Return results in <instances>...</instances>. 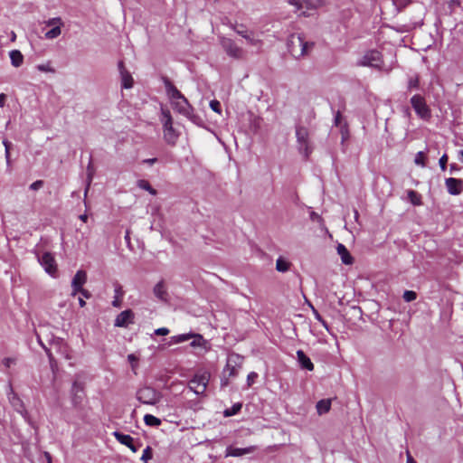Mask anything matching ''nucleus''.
Masks as SVG:
<instances>
[{
    "label": "nucleus",
    "mask_w": 463,
    "mask_h": 463,
    "mask_svg": "<svg viewBox=\"0 0 463 463\" xmlns=\"http://www.w3.org/2000/svg\"><path fill=\"white\" fill-rule=\"evenodd\" d=\"M416 298H417V294L414 291L406 290L403 293V299L406 302H411V301L415 300Z\"/></svg>",
    "instance_id": "58836bf2"
},
{
    "label": "nucleus",
    "mask_w": 463,
    "mask_h": 463,
    "mask_svg": "<svg viewBox=\"0 0 463 463\" xmlns=\"http://www.w3.org/2000/svg\"><path fill=\"white\" fill-rule=\"evenodd\" d=\"M383 63L382 54L376 50L366 52L357 61L359 66L380 69Z\"/></svg>",
    "instance_id": "7ed1b4c3"
},
{
    "label": "nucleus",
    "mask_w": 463,
    "mask_h": 463,
    "mask_svg": "<svg viewBox=\"0 0 463 463\" xmlns=\"http://www.w3.org/2000/svg\"><path fill=\"white\" fill-rule=\"evenodd\" d=\"M137 186L140 189L147 191L152 195L156 194V191L150 185V184L146 180H144V179L138 180Z\"/></svg>",
    "instance_id": "f704fd0d"
},
{
    "label": "nucleus",
    "mask_w": 463,
    "mask_h": 463,
    "mask_svg": "<svg viewBox=\"0 0 463 463\" xmlns=\"http://www.w3.org/2000/svg\"><path fill=\"white\" fill-rule=\"evenodd\" d=\"M64 23L61 17H52L45 21L47 27L53 28L55 26H63Z\"/></svg>",
    "instance_id": "c9c22d12"
},
{
    "label": "nucleus",
    "mask_w": 463,
    "mask_h": 463,
    "mask_svg": "<svg viewBox=\"0 0 463 463\" xmlns=\"http://www.w3.org/2000/svg\"><path fill=\"white\" fill-rule=\"evenodd\" d=\"M241 408V404L238 403V404H234L232 408V411H225V415L226 416H232V415H234L236 414Z\"/></svg>",
    "instance_id": "c03bdc74"
},
{
    "label": "nucleus",
    "mask_w": 463,
    "mask_h": 463,
    "mask_svg": "<svg viewBox=\"0 0 463 463\" xmlns=\"http://www.w3.org/2000/svg\"><path fill=\"white\" fill-rule=\"evenodd\" d=\"M3 145L5 146V158H6V161H7V164L10 163V142H8L6 139L3 140Z\"/></svg>",
    "instance_id": "79ce46f5"
},
{
    "label": "nucleus",
    "mask_w": 463,
    "mask_h": 463,
    "mask_svg": "<svg viewBox=\"0 0 463 463\" xmlns=\"http://www.w3.org/2000/svg\"><path fill=\"white\" fill-rule=\"evenodd\" d=\"M296 42H298V46H301L300 52H298V59L309 54L313 50L314 43L306 41L302 35L301 38H298Z\"/></svg>",
    "instance_id": "a211bd4d"
},
{
    "label": "nucleus",
    "mask_w": 463,
    "mask_h": 463,
    "mask_svg": "<svg viewBox=\"0 0 463 463\" xmlns=\"http://www.w3.org/2000/svg\"><path fill=\"white\" fill-rule=\"evenodd\" d=\"M419 86V80L418 78H411L408 81V88L410 90L417 89Z\"/></svg>",
    "instance_id": "a18cd8bd"
},
{
    "label": "nucleus",
    "mask_w": 463,
    "mask_h": 463,
    "mask_svg": "<svg viewBox=\"0 0 463 463\" xmlns=\"http://www.w3.org/2000/svg\"><path fill=\"white\" fill-rule=\"evenodd\" d=\"M156 161H157V159L156 157H154V158H147V159H144L143 160V164L153 165Z\"/></svg>",
    "instance_id": "4d7b16f0"
},
{
    "label": "nucleus",
    "mask_w": 463,
    "mask_h": 463,
    "mask_svg": "<svg viewBox=\"0 0 463 463\" xmlns=\"http://www.w3.org/2000/svg\"><path fill=\"white\" fill-rule=\"evenodd\" d=\"M161 122L164 128V137L168 144H175L178 135L173 128V119L168 109H162Z\"/></svg>",
    "instance_id": "f257e3e1"
},
{
    "label": "nucleus",
    "mask_w": 463,
    "mask_h": 463,
    "mask_svg": "<svg viewBox=\"0 0 463 463\" xmlns=\"http://www.w3.org/2000/svg\"><path fill=\"white\" fill-rule=\"evenodd\" d=\"M128 360L131 364L132 369H135L137 365V357L135 354H130L128 355Z\"/></svg>",
    "instance_id": "49530a36"
},
{
    "label": "nucleus",
    "mask_w": 463,
    "mask_h": 463,
    "mask_svg": "<svg viewBox=\"0 0 463 463\" xmlns=\"http://www.w3.org/2000/svg\"><path fill=\"white\" fill-rule=\"evenodd\" d=\"M52 347L55 348V350L61 354L65 359H71V355L69 353V347L67 344L63 341V339L57 338L53 339L52 342Z\"/></svg>",
    "instance_id": "f3484780"
},
{
    "label": "nucleus",
    "mask_w": 463,
    "mask_h": 463,
    "mask_svg": "<svg viewBox=\"0 0 463 463\" xmlns=\"http://www.w3.org/2000/svg\"><path fill=\"white\" fill-rule=\"evenodd\" d=\"M8 399L13 408L19 412L26 420H28V412L24 409V403L19 396L11 389L8 393Z\"/></svg>",
    "instance_id": "ddd939ff"
},
{
    "label": "nucleus",
    "mask_w": 463,
    "mask_h": 463,
    "mask_svg": "<svg viewBox=\"0 0 463 463\" xmlns=\"http://www.w3.org/2000/svg\"><path fill=\"white\" fill-rule=\"evenodd\" d=\"M210 108L216 113H221V103L216 100V99H213V100H211L210 101Z\"/></svg>",
    "instance_id": "ea45409f"
},
{
    "label": "nucleus",
    "mask_w": 463,
    "mask_h": 463,
    "mask_svg": "<svg viewBox=\"0 0 463 463\" xmlns=\"http://www.w3.org/2000/svg\"><path fill=\"white\" fill-rule=\"evenodd\" d=\"M289 5L295 6L303 15L306 11L317 10L326 5V0H288Z\"/></svg>",
    "instance_id": "423d86ee"
},
{
    "label": "nucleus",
    "mask_w": 463,
    "mask_h": 463,
    "mask_svg": "<svg viewBox=\"0 0 463 463\" xmlns=\"http://www.w3.org/2000/svg\"><path fill=\"white\" fill-rule=\"evenodd\" d=\"M459 159L463 162V150L458 152Z\"/></svg>",
    "instance_id": "774afa93"
},
{
    "label": "nucleus",
    "mask_w": 463,
    "mask_h": 463,
    "mask_svg": "<svg viewBox=\"0 0 463 463\" xmlns=\"http://www.w3.org/2000/svg\"><path fill=\"white\" fill-rule=\"evenodd\" d=\"M209 380V373H198L190 380L188 387L197 395L203 394L207 388Z\"/></svg>",
    "instance_id": "f03ea898"
},
{
    "label": "nucleus",
    "mask_w": 463,
    "mask_h": 463,
    "mask_svg": "<svg viewBox=\"0 0 463 463\" xmlns=\"http://www.w3.org/2000/svg\"><path fill=\"white\" fill-rule=\"evenodd\" d=\"M234 31L236 32V33H238L239 35H241L243 38H244V35H248L250 33V31L244 29L242 26L235 27Z\"/></svg>",
    "instance_id": "de8ad7c7"
},
{
    "label": "nucleus",
    "mask_w": 463,
    "mask_h": 463,
    "mask_svg": "<svg viewBox=\"0 0 463 463\" xmlns=\"http://www.w3.org/2000/svg\"><path fill=\"white\" fill-rule=\"evenodd\" d=\"M244 39L247 43L254 47L257 51H260L262 47L261 39L253 32H250L248 35H244Z\"/></svg>",
    "instance_id": "393cba45"
},
{
    "label": "nucleus",
    "mask_w": 463,
    "mask_h": 463,
    "mask_svg": "<svg viewBox=\"0 0 463 463\" xmlns=\"http://www.w3.org/2000/svg\"><path fill=\"white\" fill-rule=\"evenodd\" d=\"M134 320V314L130 309L124 310L118 314L115 319V326L127 327L129 324H132Z\"/></svg>",
    "instance_id": "2eb2a0df"
},
{
    "label": "nucleus",
    "mask_w": 463,
    "mask_h": 463,
    "mask_svg": "<svg viewBox=\"0 0 463 463\" xmlns=\"http://www.w3.org/2000/svg\"><path fill=\"white\" fill-rule=\"evenodd\" d=\"M43 457L46 459V463H52V456L49 452H44Z\"/></svg>",
    "instance_id": "052dcab7"
},
{
    "label": "nucleus",
    "mask_w": 463,
    "mask_h": 463,
    "mask_svg": "<svg viewBox=\"0 0 463 463\" xmlns=\"http://www.w3.org/2000/svg\"><path fill=\"white\" fill-rule=\"evenodd\" d=\"M425 158H426L425 153L423 151H420L415 156L414 163L417 165H420L421 167H425L426 166Z\"/></svg>",
    "instance_id": "e433bc0d"
},
{
    "label": "nucleus",
    "mask_w": 463,
    "mask_h": 463,
    "mask_svg": "<svg viewBox=\"0 0 463 463\" xmlns=\"http://www.w3.org/2000/svg\"><path fill=\"white\" fill-rule=\"evenodd\" d=\"M458 170V167L457 164L453 163V164L449 165V172H450V174H453V173H455Z\"/></svg>",
    "instance_id": "13d9d810"
},
{
    "label": "nucleus",
    "mask_w": 463,
    "mask_h": 463,
    "mask_svg": "<svg viewBox=\"0 0 463 463\" xmlns=\"http://www.w3.org/2000/svg\"><path fill=\"white\" fill-rule=\"evenodd\" d=\"M296 137L298 143L299 152L305 156H308L311 153V148L308 144V132L306 128L298 127L296 129Z\"/></svg>",
    "instance_id": "9b49d317"
},
{
    "label": "nucleus",
    "mask_w": 463,
    "mask_h": 463,
    "mask_svg": "<svg viewBox=\"0 0 463 463\" xmlns=\"http://www.w3.org/2000/svg\"><path fill=\"white\" fill-rule=\"evenodd\" d=\"M79 304L81 307H83L86 305V302L82 298H79Z\"/></svg>",
    "instance_id": "69168bd1"
},
{
    "label": "nucleus",
    "mask_w": 463,
    "mask_h": 463,
    "mask_svg": "<svg viewBox=\"0 0 463 463\" xmlns=\"http://www.w3.org/2000/svg\"><path fill=\"white\" fill-rule=\"evenodd\" d=\"M255 446H250L247 448H235L232 446H229L226 448L225 457H241L243 455L252 453L253 451H255Z\"/></svg>",
    "instance_id": "dca6fc26"
},
{
    "label": "nucleus",
    "mask_w": 463,
    "mask_h": 463,
    "mask_svg": "<svg viewBox=\"0 0 463 463\" xmlns=\"http://www.w3.org/2000/svg\"><path fill=\"white\" fill-rule=\"evenodd\" d=\"M61 27L62 26H55L53 28H51L44 33V37L48 40L56 39L61 34Z\"/></svg>",
    "instance_id": "473e14b6"
},
{
    "label": "nucleus",
    "mask_w": 463,
    "mask_h": 463,
    "mask_svg": "<svg viewBox=\"0 0 463 463\" xmlns=\"http://www.w3.org/2000/svg\"><path fill=\"white\" fill-rule=\"evenodd\" d=\"M173 109L176 110L178 113L186 117L193 122H196V117L193 113V108L186 99L184 96L180 98V99H176L171 103Z\"/></svg>",
    "instance_id": "6e6552de"
},
{
    "label": "nucleus",
    "mask_w": 463,
    "mask_h": 463,
    "mask_svg": "<svg viewBox=\"0 0 463 463\" xmlns=\"http://www.w3.org/2000/svg\"><path fill=\"white\" fill-rule=\"evenodd\" d=\"M152 458V453H151V449L149 447H146L144 450H143V454H142V457H141V460L143 461H147L148 459H150Z\"/></svg>",
    "instance_id": "a19ab883"
},
{
    "label": "nucleus",
    "mask_w": 463,
    "mask_h": 463,
    "mask_svg": "<svg viewBox=\"0 0 463 463\" xmlns=\"http://www.w3.org/2000/svg\"><path fill=\"white\" fill-rule=\"evenodd\" d=\"M122 87L130 89L133 86V78L129 72L124 70L122 62H119Z\"/></svg>",
    "instance_id": "b1692460"
},
{
    "label": "nucleus",
    "mask_w": 463,
    "mask_h": 463,
    "mask_svg": "<svg viewBox=\"0 0 463 463\" xmlns=\"http://www.w3.org/2000/svg\"><path fill=\"white\" fill-rule=\"evenodd\" d=\"M406 463H417L409 451L406 452Z\"/></svg>",
    "instance_id": "6e6d98bb"
},
{
    "label": "nucleus",
    "mask_w": 463,
    "mask_h": 463,
    "mask_svg": "<svg viewBox=\"0 0 463 463\" xmlns=\"http://www.w3.org/2000/svg\"><path fill=\"white\" fill-rule=\"evenodd\" d=\"M153 292L159 300L164 302L168 300V293L164 281L156 283L154 287Z\"/></svg>",
    "instance_id": "412c9836"
},
{
    "label": "nucleus",
    "mask_w": 463,
    "mask_h": 463,
    "mask_svg": "<svg viewBox=\"0 0 463 463\" xmlns=\"http://www.w3.org/2000/svg\"><path fill=\"white\" fill-rule=\"evenodd\" d=\"M411 104L419 118L425 120L430 118V109L422 96L413 95L411 98Z\"/></svg>",
    "instance_id": "20e7f679"
},
{
    "label": "nucleus",
    "mask_w": 463,
    "mask_h": 463,
    "mask_svg": "<svg viewBox=\"0 0 463 463\" xmlns=\"http://www.w3.org/2000/svg\"><path fill=\"white\" fill-rule=\"evenodd\" d=\"M290 263L284 259L283 257H279L276 261V269L279 272H286L289 269Z\"/></svg>",
    "instance_id": "7c9ffc66"
},
{
    "label": "nucleus",
    "mask_w": 463,
    "mask_h": 463,
    "mask_svg": "<svg viewBox=\"0 0 463 463\" xmlns=\"http://www.w3.org/2000/svg\"><path fill=\"white\" fill-rule=\"evenodd\" d=\"M313 313L317 321L321 322L323 320L322 317L319 315V313L317 310L313 309Z\"/></svg>",
    "instance_id": "680f3d73"
},
{
    "label": "nucleus",
    "mask_w": 463,
    "mask_h": 463,
    "mask_svg": "<svg viewBox=\"0 0 463 463\" xmlns=\"http://www.w3.org/2000/svg\"><path fill=\"white\" fill-rule=\"evenodd\" d=\"M43 182L42 180H37L30 185V189L38 190L43 186Z\"/></svg>",
    "instance_id": "3c124183"
},
{
    "label": "nucleus",
    "mask_w": 463,
    "mask_h": 463,
    "mask_svg": "<svg viewBox=\"0 0 463 463\" xmlns=\"http://www.w3.org/2000/svg\"><path fill=\"white\" fill-rule=\"evenodd\" d=\"M165 86L170 103L176 99H180V98L184 96L169 80H165Z\"/></svg>",
    "instance_id": "6ab92c4d"
},
{
    "label": "nucleus",
    "mask_w": 463,
    "mask_h": 463,
    "mask_svg": "<svg viewBox=\"0 0 463 463\" xmlns=\"http://www.w3.org/2000/svg\"><path fill=\"white\" fill-rule=\"evenodd\" d=\"M221 45L228 56L234 59L243 58L245 52L233 40L226 37L221 39Z\"/></svg>",
    "instance_id": "0eeeda50"
},
{
    "label": "nucleus",
    "mask_w": 463,
    "mask_h": 463,
    "mask_svg": "<svg viewBox=\"0 0 463 463\" xmlns=\"http://www.w3.org/2000/svg\"><path fill=\"white\" fill-rule=\"evenodd\" d=\"M161 394L151 387H143L137 392V399L148 405H155L160 401Z\"/></svg>",
    "instance_id": "39448f33"
},
{
    "label": "nucleus",
    "mask_w": 463,
    "mask_h": 463,
    "mask_svg": "<svg viewBox=\"0 0 463 463\" xmlns=\"http://www.w3.org/2000/svg\"><path fill=\"white\" fill-rule=\"evenodd\" d=\"M445 186L451 195H458L463 192V180L449 177L445 179Z\"/></svg>",
    "instance_id": "f8f14e48"
},
{
    "label": "nucleus",
    "mask_w": 463,
    "mask_h": 463,
    "mask_svg": "<svg viewBox=\"0 0 463 463\" xmlns=\"http://www.w3.org/2000/svg\"><path fill=\"white\" fill-rule=\"evenodd\" d=\"M36 69L42 72H51V73L55 72V70L52 67L50 62L38 64L36 66Z\"/></svg>",
    "instance_id": "4c0bfd02"
},
{
    "label": "nucleus",
    "mask_w": 463,
    "mask_h": 463,
    "mask_svg": "<svg viewBox=\"0 0 463 463\" xmlns=\"http://www.w3.org/2000/svg\"><path fill=\"white\" fill-rule=\"evenodd\" d=\"M125 241L127 243H129L130 242V235H129V231H127L126 232V234H125Z\"/></svg>",
    "instance_id": "e2e57ef3"
},
{
    "label": "nucleus",
    "mask_w": 463,
    "mask_h": 463,
    "mask_svg": "<svg viewBox=\"0 0 463 463\" xmlns=\"http://www.w3.org/2000/svg\"><path fill=\"white\" fill-rule=\"evenodd\" d=\"M297 357L300 366L303 369L312 371L314 369V364L311 360L306 355V354L302 350L297 351Z\"/></svg>",
    "instance_id": "4be33fe9"
},
{
    "label": "nucleus",
    "mask_w": 463,
    "mask_h": 463,
    "mask_svg": "<svg viewBox=\"0 0 463 463\" xmlns=\"http://www.w3.org/2000/svg\"><path fill=\"white\" fill-rule=\"evenodd\" d=\"M194 336L193 332L173 335L170 338L171 344H180L190 340Z\"/></svg>",
    "instance_id": "c85d7f7f"
},
{
    "label": "nucleus",
    "mask_w": 463,
    "mask_h": 463,
    "mask_svg": "<svg viewBox=\"0 0 463 463\" xmlns=\"http://www.w3.org/2000/svg\"><path fill=\"white\" fill-rule=\"evenodd\" d=\"M257 377H258V374L256 373H254V372L250 373L247 377L248 385L250 386L253 383L255 378H257Z\"/></svg>",
    "instance_id": "603ef678"
},
{
    "label": "nucleus",
    "mask_w": 463,
    "mask_h": 463,
    "mask_svg": "<svg viewBox=\"0 0 463 463\" xmlns=\"http://www.w3.org/2000/svg\"><path fill=\"white\" fill-rule=\"evenodd\" d=\"M144 422L147 426L158 427L161 424V420L152 414H146L144 416Z\"/></svg>",
    "instance_id": "2f4dec72"
},
{
    "label": "nucleus",
    "mask_w": 463,
    "mask_h": 463,
    "mask_svg": "<svg viewBox=\"0 0 463 463\" xmlns=\"http://www.w3.org/2000/svg\"><path fill=\"white\" fill-rule=\"evenodd\" d=\"M41 266L44 269L45 272L51 277H57V264L53 255L50 252H44L38 258Z\"/></svg>",
    "instance_id": "9d476101"
},
{
    "label": "nucleus",
    "mask_w": 463,
    "mask_h": 463,
    "mask_svg": "<svg viewBox=\"0 0 463 463\" xmlns=\"http://www.w3.org/2000/svg\"><path fill=\"white\" fill-rule=\"evenodd\" d=\"M2 363L6 368H9L12 364H14V359L11 357H6L3 359Z\"/></svg>",
    "instance_id": "8fccbe9b"
},
{
    "label": "nucleus",
    "mask_w": 463,
    "mask_h": 463,
    "mask_svg": "<svg viewBox=\"0 0 463 463\" xmlns=\"http://www.w3.org/2000/svg\"><path fill=\"white\" fill-rule=\"evenodd\" d=\"M71 402L74 407L81 404L84 398V387L81 383L74 382L71 386Z\"/></svg>",
    "instance_id": "4468645a"
},
{
    "label": "nucleus",
    "mask_w": 463,
    "mask_h": 463,
    "mask_svg": "<svg viewBox=\"0 0 463 463\" xmlns=\"http://www.w3.org/2000/svg\"><path fill=\"white\" fill-rule=\"evenodd\" d=\"M408 2L409 0H393L394 5L397 6H404Z\"/></svg>",
    "instance_id": "5fc2aeb1"
},
{
    "label": "nucleus",
    "mask_w": 463,
    "mask_h": 463,
    "mask_svg": "<svg viewBox=\"0 0 463 463\" xmlns=\"http://www.w3.org/2000/svg\"><path fill=\"white\" fill-rule=\"evenodd\" d=\"M301 38V34H291L288 41V48L289 52L297 59H298V52L301 46H298L297 39Z\"/></svg>",
    "instance_id": "aec40b11"
},
{
    "label": "nucleus",
    "mask_w": 463,
    "mask_h": 463,
    "mask_svg": "<svg viewBox=\"0 0 463 463\" xmlns=\"http://www.w3.org/2000/svg\"><path fill=\"white\" fill-rule=\"evenodd\" d=\"M447 163H448V156L447 154H444L439 160V165L440 166V169L442 171H445L447 168Z\"/></svg>",
    "instance_id": "37998d69"
},
{
    "label": "nucleus",
    "mask_w": 463,
    "mask_h": 463,
    "mask_svg": "<svg viewBox=\"0 0 463 463\" xmlns=\"http://www.w3.org/2000/svg\"><path fill=\"white\" fill-rule=\"evenodd\" d=\"M113 435L119 443L126 445L127 447L130 446L131 442L134 441V439L130 435L124 434L119 431H115Z\"/></svg>",
    "instance_id": "cd10ccee"
},
{
    "label": "nucleus",
    "mask_w": 463,
    "mask_h": 463,
    "mask_svg": "<svg viewBox=\"0 0 463 463\" xmlns=\"http://www.w3.org/2000/svg\"><path fill=\"white\" fill-rule=\"evenodd\" d=\"M5 99H6L5 94H4V93L0 94V108H3L5 106Z\"/></svg>",
    "instance_id": "bf43d9fd"
},
{
    "label": "nucleus",
    "mask_w": 463,
    "mask_h": 463,
    "mask_svg": "<svg viewBox=\"0 0 463 463\" xmlns=\"http://www.w3.org/2000/svg\"><path fill=\"white\" fill-rule=\"evenodd\" d=\"M317 411L319 415H323L330 411L331 408V400L330 399H323L317 402Z\"/></svg>",
    "instance_id": "bb28decb"
},
{
    "label": "nucleus",
    "mask_w": 463,
    "mask_h": 463,
    "mask_svg": "<svg viewBox=\"0 0 463 463\" xmlns=\"http://www.w3.org/2000/svg\"><path fill=\"white\" fill-rule=\"evenodd\" d=\"M87 281V273L84 270H78L74 275L71 281L72 296L77 293H81L85 298H89L90 294L87 290L83 289L82 287Z\"/></svg>",
    "instance_id": "1a4fd4ad"
},
{
    "label": "nucleus",
    "mask_w": 463,
    "mask_h": 463,
    "mask_svg": "<svg viewBox=\"0 0 463 463\" xmlns=\"http://www.w3.org/2000/svg\"><path fill=\"white\" fill-rule=\"evenodd\" d=\"M38 343H39V344H40V345H41L45 349L46 354H47V355H48V357H49V359H50V363H51V364H52V360H53V358H52V354L51 351H50L49 349H47V348L43 345V344L42 340L40 339V337H38Z\"/></svg>",
    "instance_id": "864d4df0"
},
{
    "label": "nucleus",
    "mask_w": 463,
    "mask_h": 463,
    "mask_svg": "<svg viewBox=\"0 0 463 463\" xmlns=\"http://www.w3.org/2000/svg\"><path fill=\"white\" fill-rule=\"evenodd\" d=\"M191 339H193L190 343L192 347H203L206 344L204 338L200 334L194 333V336Z\"/></svg>",
    "instance_id": "72a5a7b5"
},
{
    "label": "nucleus",
    "mask_w": 463,
    "mask_h": 463,
    "mask_svg": "<svg viewBox=\"0 0 463 463\" xmlns=\"http://www.w3.org/2000/svg\"><path fill=\"white\" fill-rule=\"evenodd\" d=\"M115 296H114V300L112 302V305L114 307H120V304H121V300H122V298H123V295H124V292H123V289H122V287L120 285H117L115 287Z\"/></svg>",
    "instance_id": "c756f323"
},
{
    "label": "nucleus",
    "mask_w": 463,
    "mask_h": 463,
    "mask_svg": "<svg viewBox=\"0 0 463 463\" xmlns=\"http://www.w3.org/2000/svg\"><path fill=\"white\" fill-rule=\"evenodd\" d=\"M320 323L329 332V326H328L327 323L324 319Z\"/></svg>",
    "instance_id": "338daca9"
},
{
    "label": "nucleus",
    "mask_w": 463,
    "mask_h": 463,
    "mask_svg": "<svg viewBox=\"0 0 463 463\" xmlns=\"http://www.w3.org/2000/svg\"><path fill=\"white\" fill-rule=\"evenodd\" d=\"M9 57L11 60V63L14 67L18 68L24 62V56L22 52L18 50H13L9 52Z\"/></svg>",
    "instance_id": "a878e982"
},
{
    "label": "nucleus",
    "mask_w": 463,
    "mask_h": 463,
    "mask_svg": "<svg viewBox=\"0 0 463 463\" xmlns=\"http://www.w3.org/2000/svg\"><path fill=\"white\" fill-rule=\"evenodd\" d=\"M156 335H166L169 334V329L166 327H160L155 330Z\"/></svg>",
    "instance_id": "09e8293b"
},
{
    "label": "nucleus",
    "mask_w": 463,
    "mask_h": 463,
    "mask_svg": "<svg viewBox=\"0 0 463 463\" xmlns=\"http://www.w3.org/2000/svg\"><path fill=\"white\" fill-rule=\"evenodd\" d=\"M133 452H137V447H136L134 445L133 442H131L130 446H128Z\"/></svg>",
    "instance_id": "0e129e2a"
},
{
    "label": "nucleus",
    "mask_w": 463,
    "mask_h": 463,
    "mask_svg": "<svg viewBox=\"0 0 463 463\" xmlns=\"http://www.w3.org/2000/svg\"><path fill=\"white\" fill-rule=\"evenodd\" d=\"M336 250L344 264L351 265L353 263V258L344 244L339 243L336 247Z\"/></svg>",
    "instance_id": "5701e85b"
}]
</instances>
